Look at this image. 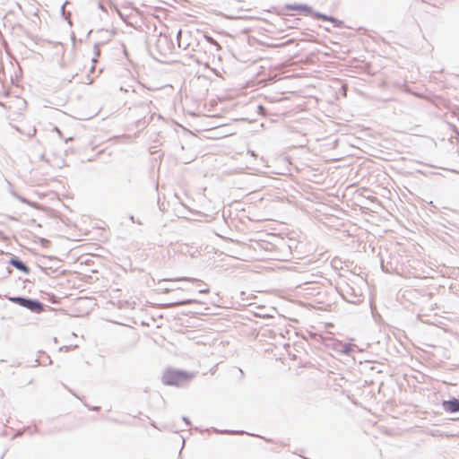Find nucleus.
<instances>
[{
    "mask_svg": "<svg viewBox=\"0 0 459 459\" xmlns=\"http://www.w3.org/2000/svg\"><path fill=\"white\" fill-rule=\"evenodd\" d=\"M117 36H120L117 44V67L121 66V75L135 78V65L132 59L131 50L134 47L139 33L130 21V15H125L117 7Z\"/></svg>",
    "mask_w": 459,
    "mask_h": 459,
    "instance_id": "f257e3e1",
    "label": "nucleus"
},
{
    "mask_svg": "<svg viewBox=\"0 0 459 459\" xmlns=\"http://www.w3.org/2000/svg\"><path fill=\"white\" fill-rule=\"evenodd\" d=\"M146 113L147 108L144 105H135L128 108V111L125 114L126 130L134 134L143 130L148 125Z\"/></svg>",
    "mask_w": 459,
    "mask_h": 459,
    "instance_id": "f03ea898",
    "label": "nucleus"
},
{
    "mask_svg": "<svg viewBox=\"0 0 459 459\" xmlns=\"http://www.w3.org/2000/svg\"><path fill=\"white\" fill-rule=\"evenodd\" d=\"M380 265L383 272L386 273L400 274L403 271V265L400 262V255L396 253H391L387 249L379 253Z\"/></svg>",
    "mask_w": 459,
    "mask_h": 459,
    "instance_id": "7ed1b4c3",
    "label": "nucleus"
},
{
    "mask_svg": "<svg viewBox=\"0 0 459 459\" xmlns=\"http://www.w3.org/2000/svg\"><path fill=\"white\" fill-rule=\"evenodd\" d=\"M194 377L193 374L186 371L168 369L162 376V382L167 385H181L189 381Z\"/></svg>",
    "mask_w": 459,
    "mask_h": 459,
    "instance_id": "20e7f679",
    "label": "nucleus"
},
{
    "mask_svg": "<svg viewBox=\"0 0 459 459\" xmlns=\"http://www.w3.org/2000/svg\"><path fill=\"white\" fill-rule=\"evenodd\" d=\"M156 48L160 54L165 57L174 51L175 45L167 35H160L156 42Z\"/></svg>",
    "mask_w": 459,
    "mask_h": 459,
    "instance_id": "39448f33",
    "label": "nucleus"
},
{
    "mask_svg": "<svg viewBox=\"0 0 459 459\" xmlns=\"http://www.w3.org/2000/svg\"><path fill=\"white\" fill-rule=\"evenodd\" d=\"M314 18L319 19V20H323V21L330 22L333 23L334 28H342V25H343V22L342 21H340V20H338L337 18H335V17H333L332 15H327V14L320 13V12L315 13H314Z\"/></svg>",
    "mask_w": 459,
    "mask_h": 459,
    "instance_id": "423d86ee",
    "label": "nucleus"
},
{
    "mask_svg": "<svg viewBox=\"0 0 459 459\" xmlns=\"http://www.w3.org/2000/svg\"><path fill=\"white\" fill-rule=\"evenodd\" d=\"M288 8L290 9V10L304 11L307 14L312 15L313 17H314V13H317L316 11H314L311 6H309L307 4H290V5L288 6Z\"/></svg>",
    "mask_w": 459,
    "mask_h": 459,
    "instance_id": "0eeeda50",
    "label": "nucleus"
},
{
    "mask_svg": "<svg viewBox=\"0 0 459 459\" xmlns=\"http://www.w3.org/2000/svg\"><path fill=\"white\" fill-rule=\"evenodd\" d=\"M443 406L446 411H449V412L459 411V400L453 399L450 401H446V402H444Z\"/></svg>",
    "mask_w": 459,
    "mask_h": 459,
    "instance_id": "6e6552de",
    "label": "nucleus"
},
{
    "mask_svg": "<svg viewBox=\"0 0 459 459\" xmlns=\"http://www.w3.org/2000/svg\"><path fill=\"white\" fill-rule=\"evenodd\" d=\"M163 281H166V280L164 279ZM169 281H182V282L190 283V284H196L198 286L203 284V281H201L197 278H192V277H182V278H178V279L169 280Z\"/></svg>",
    "mask_w": 459,
    "mask_h": 459,
    "instance_id": "1a4fd4ad",
    "label": "nucleus"
},
{
    "mask_svg": "<svg viewBox=\"0 0 459 459\" xmlns=\"http://www.w3.org/2000/svg\"><path fill=\"white\" fill-rule=\"evenodd\" d=\"M10 264L12 265H13L16 269L23 272V273H28L29 272V268L21 261L19 260L18 258H12L10 260Z\"/></svg>",
    "mask_w": 459,
    "mask_h": 459,
    "instance_id": "9d476101",
    "label": "nucleus"
},
{
    "mask_svg": "<svg viewBox=\"0 0 459 459\" xmlns=\"http://www.w3.org/2000/svg\"><path fill=\"white\" fill-rule=\"evenodd\" d=\"M309 277H311V278H309V279H308V277H305L304 281H303V283H302V284H313V283H316V284H320V285H322V286H325V284H324L323 282H321V281H319L316 280V278L324 279V277H323V276H316V275H314V274H310V275H309Z\"/></svg>",
    "mask_w": 459,
    "mask_h": 459,
    "instance_id": "9b49d317",
    "label": "nucleus"
},
{
    "mask_svg": "<svg viewBox=\"0 0 459 459\" xmlns=\"http://www.w3.org/2000/svg\"><path fill=\"white\" fill-rule=\"evenodd\" d=\"M309 277H311V278H309V279H308V277H305L304 281H303V283H302V284H313V283H316V284H320V285H322V286H325V284H324L323 282H321V281H319L316 280V278L324 279V277H323V276H316V275H314V274H310V275H309Z\"/></svg>",
    "mask_w": 459,
    "mask_h": 459,
    "instance_id": "f8f14e48",
    "label": "nucleus"
},
{
    "mask_svg": "<svg viewBox=\"0 0 459 459\" xmlns=\"http://www.w3.org/2000/svg\"><path fill=\"white\" fill-rule=\"evenodd\" d=\"M204 38L211 44V46L215 48V50H219L220 49V45L212 37L204 35Z\"/></svg>",
    "mask_w": 459,
    "mask_h": 459,
    "instance_id": "ddd939ff",
    "label": "nucleus"
},
{
    "mask_svg": "<svg viewBox=\"0 0 459 459\" xmlns=\"http://www.w3.org/2000/svg\"><path fill=\"white\" fill-rule=\"evenodd\" d=\"M30 305L28 306L31 309H35V310H40L41 309V306L39 303H37V302H31V301H27Z\"/></svg>",
    "mask_w": 459,
    "mask_h": 459,
    "instance_id": "4468645a",
    "label": "nucleus"
},
{
    "mask_svg": "<svg viewBox=\"0 0 459 459\" xmlns=\"http://www.w3.org/2000/svg\"><path fill=\"white\" fill-rule=\"evenodd\" d=\"M181 37H182V30H178L177 32V42H178V48H180L182 47L181 45Z\"/></svg>",
    "mask_w": 459,
    "mask_h": 459,
    "instance_id": "2eb2a0df",
    "label": "nucleus"
},
{
    "mask_svg": "<svg viewBox=\"0 0 459 459\" xmlns=\"http://www.w3.org/2000/svg\"><path fill=\"white\" fill-rule=\"evenodd\" d=\"M332 264H333V266H334L335 268H337V267L340 265V266H341V268L342 269V261H341V259L334 258V259L332 261Z\"/></svg>",
    "mask_w": 459,
    "mask_h": 459,
    "instance_id": "dca6fc26",
    "label": "nucleus"
},
{
    "mask_svg": "<svg viewBox=\"0 0 459 459\" xmlns=\"http://www.w3.org/2000/svg\"><path fill=\"white\" fill-rule=\"evenodd\" d=\"M126 135H121V136L117 135V137H116L117 143H121V142H122L124 139H126Z\"/></svg>",
    "mask_w": 459,
    "mask_h": 459,
    "instance_id": "f3484780",
    "label": "nucleus"
},
{
    "mask_svg": "<svg viewBox=\"0 0 459 459\" xmlns=\"http://www.w3.org/2000/svg\"><path fill=\"white\" fill-rule=\"evenodd\" d=\"M129 91H130L129 89H126L124 87L119 88V92H121V93H128Z\"/></svg>",
    "mask_w": 459,
    "mask_h": 459,
    "instance_id": "a211bd4d",
    "label": "nucleus"
},
{
    "mask_svg": "<svg viewBox=\"0 0 459 459\" xmlns=\"http://www.w3.org/2000/svg\"><path fill=\"white\" fill-rule=\"evenodd\" d=\"M186 303H190V300H181V301L175 302L174 304L182 305V304H186Z\"/></svg>",
    "mask_w": 459,
    "mask_h": 459,
    "instance_id": "6ab92c4d",
    "label": "nucleus"
},
{
    "mask_svg": "<svg viewBox=\"0 0 459 459\" xmlns=\"http://www.w3.org/2000/svg\"><path fill=\"white\" fill-rule=\"evenodd\" d=\"M181 45H182V47L180 48H183V49H187L190 47L189 43L185 45V42H182V41H181Z\"/></svg>",
    "mask_w": 459,
    "mask_h": 459,
    "instance_id": "aec40b11",
    "label": "nucleus"
},
{
    "mask_svg": "<svg viewBox=\"0 0 459 459\" xmlns=\"http://www.w3.org/2000/svg\"><path fill=\"white\" fill-rule=\"evenodd\" d=\"M248 152H249L252 156H255V155L254 151H249Z\"/></svg>",
    "mask_w": 459,
    "mask_h": 459,
    "instance_id": "412c9836",
    "label": "nucleus"
},
{
    "mask_svg": "<svg viewBox=\"0 0 459 459\" xmlns=\"http://www.w3.org/2000/svg\"><path fill=\"white\" fill-rule=\"evenodd\" d=\"M129 219H130L133 222H134V216H132V215H131V216L129 217Z\"/></svg>",
    "mask_w": 459,
    "mask_h": 459,
    "instance_id": "4be33fe9",
    "label": "nucleus"
},
{
    "mask_svg": "<svg viewBox=\"0 0 459 459\" xmlns=\"http://www.w3.org/2000/svg\"><path fill=\"white\" fill-rule=\"evenodd\" d=\"M134 94H135L134 90V89H133V90H131V95H134Z\"/></svg>",
    "mask_w": 459,
    "mask_h": 459,
    "instance_id": "5701e85b",
    "label": "nucleus"
},
{
    "mask_svg": "<svg viewBox=\"0 0 459 459\" xmlns=\"http://www.w3.org/2000/svg\"><path fill=\"white\" fill-rule=\"evenodd\" d=\"M123 113H124V111H121V112H119V113L117 114V116H118V117H122Z\"/></svg>",
    "mask_w": 459,
    "mask_h": 459,
    "instance_id": "b1692460",
    "label": "nucleus"
},
{
    "mask_svg": "<svg viewBox=\"0 0 459 459\" xmlns=\"http://www.w3.org/2000/svg\"><path fill=\"white\" fill-rule=\"evenodd\" d=\"M258 108H259V109H264V107H263V106H261V105H260V106H258Z\"/></svg>",
    "mask_w": 459,
    "mask_h": 459,
    "instance_id": "393cba45",
    "label": "nucleus"
},
{
    "mask_svg": "<svg viewBox=\"0 0 459 459\" xmlns=\"http://www.w3.org/2000/svg\"><path fill=\"white\" fill-rule=\"evenodd\" d=\"M295 287H297V288L301 287V283H299V284L296 285Z\"/></svg>",
    "mask_w": 459,
    "mask_h": 459,
    "instance_id": "a878e982",
    "label": "nucleus"
}]
</instances>
